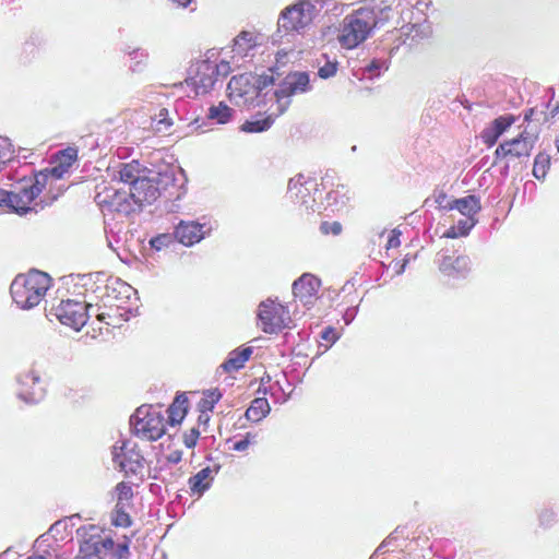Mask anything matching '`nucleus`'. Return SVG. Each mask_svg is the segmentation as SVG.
<instances>
[{"mask_svg":"<svg viewBox=\"0 0 559 559\" xmlns=\"http://www.w3.org/2000/svg\"><path fill=\"white\" fill-rule=\"evenodd\" d=\"M390 7H361L346 15L337 36L345 49L356 48L364 43L371 31L389 20Z\"/></svg>","mask_w":559,"mask_h":559,"instance_id":"nucleus-1","label":"nucleus"},{"mask_svg":"<svg viewBox=\"0 0 559 559\" xmlns=\"http://www.w3.org/2000/svg\"><path fill=\"white\" fill-rule=\"evenodd\" d=\"M274 82L273 69L261 75L243 73L233 76L227 86L229 99L237 106H265L272 95L267 87L273 86Z\"/></svg>","mask_w":559,"mask_h":559,"instance_id":"nucleus-2","label":"nucleus"},{"mask_svg":"<svg viewBox=\"0 0 559 559\" xmlns=\"http://www.w3.org/2000/svg\"><path fill=\"white\" fill-rule=\"evenodd\" d=\"M46 185V173H39L34 177H23L13 186L11 191L3 192L4 197L0 201L19 215H25L31 212L38 213V211L55 200L52 198L49 202L43 199L35 201Z\"/></svg>","mask_w":559,"mask_h":559,"instance_id":"nucleus-3","label":"nucleus"},{"mask_svg":"<svg viewBox=\"0 0 559 559\" xmlns=\"http://www.w3.org/2000/svg\"><path fill=\"white\" fill-rule=\"evenodd\" d=\"M49 286V275L35 270L17 275L11 284L10 292L21 309H31L40 302Z\"/></svg>","mask_w":559,"mask_h":559,"instance_id":"nucleus-4","label":"nucleus"},{"mask_svg":"<svg viewBox=\"0 0 559 559\" xmlns=\"http://www.w3.org/2000/svg\"><path fill=\"white\" fill-rule=\"evenodd\" d=\"M135 435L142 439L155 441L165 433V418L158 409L142 405L131 416Z\"/></svg>","mask_w":559,"mask_h":559,"instance_id":"nucleus-5","label":"nucleus"},{"mask_svg":"<svg viewBox=\"0 0 559 559\" xmlns=\"http://www.w3.org/2000/svg\"><path fill=\"white\" fill-rule=\"evenodd\" d=\"M318 0H299L287 7L282 12V19L284 20L282 26L288 32H301L312 23L318 14Z\"/></svg>","mask_w":559,"mask_h":559,"instance_id":"nucleus-6","label":"nucleus"},{"mask_svg":"<svg viewBox=\"0 0 559 559\" xmlns=\"http://www.w3.org/2000/svg\"><path fill=\"white\" fill-rule=\"evenodd\" d=\"M91 309H93V305L91 304L85 305L83 302L68 299L62 300L52 310L57 319L62 324L79 331L85 325Z\"/></svg>","mask_w":559,"mask_h":559,"instance_id":"nucleus-7","label":"nucleus"},{"mask_svg":"<svg viewBox=\"0 0 559 559\" xmlns=\"http://www.w3.org/2000/svg\"><path fill=\"white\" fill-rule=\"evenodd\" d=\"M534 139L524 130L516 138L500 143L495 151V158L496 160L527 158L534 148Z\"/></svg>","mask_w":559,"mask_h":559,"instance_id":"nucleus-8","label":"nucleus"},{"mask_svg":"<svg viewBox=\"0 0 559 559\" xmlns=\"http://www.w3.org/2000/svg\"><path fill=\"white\" fill-rule=\"evenodd\" d=\"M270 108L265 112H258L251 120L245 121L240 130L247 133H257L269 130L280 114V90L272 91L270 96Z\"/></svg>","mask_w":559,"mask_h":559,"instance_id":"nucleus-9","label":"nucleus"},{"mask_svg":"<svg viewBox=\"0 0 559 559\" xmlns=\"http://www.w3.org/2000/svg\"><path fill=\"white\" fill-rule=\"evenodd\" d=\"M95 200L98 205L126 215L136 210L129 191L122 189L105 188L96 194Z\"/></svg>","mask_w":559,"mask_h":559,"instance_id":"nucleus-10","label":"nucleus"},{"mask_svg":"<svg viewBox=\"0 0 559 559\" xmlns=\"http://www.w3.org/2000/svg\"><path fill=\"white\" fill-rule=\"evenodd\" d=\"M211 227L194 221H180L174 230V238L186 247L200 242L209 233Z\"/></svg>","mask_w":559,"mask_h":559,"instance_id":"nucleus-11","label":"nucleus"},{"mask_svg":"<svg viewBox=\"0 0 559 559\" xmlns=\"http://www.w3.org/2000/svg\"><path fill=\"white\" fill-rule=\"evenodd\" d=\"M216 82L212 61L203 60L197 64V70L187 83L195 91L197 95L207 94Z\"/></svg>","mask_w":559,"mask_h":559,"instance_id":"nucleus-12","label":"nucleus"},{"mask_svg":"<svg viewBox=\"0 0 559 559\" xmlns=\"http://www.w3.org/2000/svg\"><path fill=\"white\" fill-rule=\"evenodd\" d=\"M123 443L120 448L114 447L112 461L117 468L124 474H136L142 467L143 457Z\"/></svg>","mask_w":559,"mask_h":559,"instance_id":"nucleus-13","label":"nucleus"},{"mask_svg":"<svg viewBox=\"0 0 559 559\" xmlns=\"http://www.w3.org/2000/svg\"><path fill=\"white\" fill-rule=\"evenodd\" d=\"M150 175L151 174H146L129 188L130 199L136 207L145 203L150 204L158 197V189Z\"/></svg>","mask_w":559,"mask_h":559,"instance_id":"nucleus-14","label":"nucleus"},{"mask_svg":"<svg viewBox=\"0 0 559 559\" xmlns=\"http://www.w3.org/2000/svg\"><path fill=\"white\" fill-rule=\"evenodd\" d=\"M39 381L40 377L35 370L29 369L22 372L17 378V382L21 385L19 391L20 399L27 403H36L41 400L44 390L39 385Z\"/></svg>","mask_w":559,"mask_h":559,"instance_id":"nucleus-15","label":"nucleus"},{"mask_svg":"<svg viewBox=\"0 0 559 559\" xmlns=\"http://www.w3.org/2000/svg\"><path fill=\"white\" fill-rule=\"evenodd\" d=\"M321 282L312 274L305 273L293 284V294L302 304H311L319 292Z\"/></svg>","mask_w":559,"mask_h":559,"instance_id":"nucleus-16","label":"nucleus"},{"mask_svg":"<svg viewBox=\"0 0 559 559\" xmlns=\"http://www.w3.org/2000/svg\"><path fill=\"white\" fill-rule=\"evenodd\" d=\"M78 158V150L74 147H67L60 151L55 158L53 166L46 168L41 173L47 174V181L49 179H61L69 171L72 164Z\"/></svg>","mask_w":559,"mask_h":559,"instance_id":"nucleus-17","label":"nucleus"},{"mask_svg":"<svg viewBox=\"0 0 559 559\" xmlns=\"http://www.w3.org/2000/svg\"><path fill=\"white\" fill-rule=\"evenodd\" d=\"M515 122L513 115H503L496 118L480 132V139L487 147L493 146L498 139Z\"/></svg>","mask_w":559,"mask_h":559,"instance_id":"nucleus-18","label":"nucleus"},{"mask_svg":"<svg viewBox=\"0 0 559 559\" xmlns=\"http://www.w3.org/2000/svg\"><path fill=\"white\" fill-rule=\"evenodd\" d=\"M277 305L276 299L267 298L259 305L258 320L263 332L277 333Z\"/></svg>","mask_w":559,"mask_h":559,"instance_id":"nucleus-19","label":"nucleus"},{"mask_svg":"<svg viewBox=\"0 0 559 559\" xmlns=\"http://www.w3.org/2000/svg\"><path fill=\"white\" fill-rule=\"evenodd\" d=\"M314 181H306L302 176H298L289 180L287 186V197L293 201L299 202L305 205H309L310 190L317 188Z\"/></svg>","mask_w":559,"mask_h":559,"instance_id":"nucleus-20","label":"nucleus"},{"mask_svg":"<svg viewBox=\"0 0 559 559\" xmlns=\"http://www.w3.org/2000/svg\"><path fill=\"white\" fill-rule=\"evenodd\" d=\"M453 209H456L461 214L468 218L467 221H464V231L462 233V235H466L474 226L473 217L480 211L479 200L475 195L456 199L453 200Z\"/></svg>","mask_w":559,"mask_h":559,"instance_id":"nucleus-21","label":"nucleus"},{"mask_svg":"<svg viewBox=\"0 0 559 559\" xmlns=\"http://www.w3.org/2000/svg\"><path fill=\"white\" fill-rule=\"evenodd\" d=\"M309 75L306 72L288 73L282 81V96L304 93L309 88Z\"/></svg>","mask_w":559,"mask_h":559,"instance_id":"nucleus-22","label":"nucleus"},{"mask_svg":"<svg viewBox=\"0 0 559 559\" xmlns=\"http://www.w3.org/2000/svg\"><path fill=\"white\" fill-rule=\"evenodd\" d=\"M353 198L349 188L345 185L338 183L334 189L330 190L326 194V207H331L333 212H340L348 205Z\"/></svg>","mask_w":559,"mask_h":559,"instance_id":"nucleus-23","label":"nucleus"},{"mask_svg":"<svg viewBox=\"0 0 559 559\" xmlns=\"http://www.w3.org/2000/svg\"><path fill=\"white\" fill-rule=\"evenodd\" d=\"M118 174L120 182L128 185L130 188L139 179L146 174H152V171L142 167L139 162L132 160L131 163L123 164Z\"/></svg>","mask_w":559,"mask_h":559,"instance_id":"nucleus-24","label":"nucleus"},{"mask_svg":"<svg viewBox=\"0 0 559 559\" xmlns=\"http://www.w3.org/2000/svg\"><path fill=\"white\" fill-rule=\"evenodd\" d=\"M261 36L253 33L243 31L234 39L233 51L235 55L246 57L251 49L260 44Z\"/></svg>","mask_w":559,"mask_h":559,"instance_id":"nucleus-25","label":"nucleus"},{"mask_svg":"<svg viewBox=\"0 0 559 559\" xmlns=\"http://www.w3.org/2000/svg\"><path fill=\"white\" fill-rule=\"evenodd\" d=\"M214 479V471L211 467H204L189 479V486L193 493L201 496L207 490Z\"/></svg>","mask_w":559,"mask_h":559,"instance_id":"nucleus-26","label":"nucleus"},{"mask_svg":"<svg viewBox=\"0 0 559 559\" xmlns=\"http://www.w3.org/2000/svg\"><path fill=\"white\" fill-rule=\"evenodd\" d=\"M78 559H93L98 558L102 559L100 548H99V534H92L87 538H85L79 549Z\"/></svg>","mask_w":559,"mask_h":559,"instance_id":"nucleus-27","label":"nucleus"},{"mask_svg":"<svg viewBox=\"0 0 559 559\" xmlns=\"http://www.w3.org/2000/svg\"><path fill=\"white\" fill-rule=\"evenodd\" d=\"M252 354L251 347L242 348L241 350H233L227 360L222 364V368L226 372L237 371L243 367L245 362L250 358Z\"/></svg>","mask_w":559,"mask_h":559,"instance_id":"nucleus-28","label":"nucleus"},{"mask_svg":"<svg viewBox=\"0 0 559 559\" xmlns=\"http://www.w3.org/2000/svg\"><path fill=\"white\" fill-rule=\"evenodd\" d=\"M234 115V110L224 103L213 105L209 108L206 119L213 124H225L228 123Z\"/></svg>","mask_w":559,"mask_h":559,"instance_id":"nucleus-29","label":"nucleus"},{"mask_svg":"<svg viewBox=\"0 0 559 559\" xmlns=\"http://www.w3.org/2000/svg\"><path fill=\"white\" fill-rule=\"evenodd\" d=\"M187 399L183 395H179L175 399L174 403L168 408V420L171 426L178 425L182 421L186 416Z\"/></svg>","mask_w":559,"mask_h":559,"instance_id":"nucleus-30","label":"nucleus"},{"mask_svg":"<svg viewBox=\"0 0 559 559\" xmlns=\"http://www.w3.org/2000/svg\"><path fill=\"white\" fill-rule=\"evenodd\" d=\"M270 412V405L266 399H254L246 412V417L251 421H260Z\"/></svg>","mask_w":559,"mask_h":559,"instance_id":"nucleus-31","label":"nucleus"},{"mask_svg":"<svg viewBox=\"0 0 559 559\" xmlns=\"http://www.w3.org/2000/svg\"><path fill=\"white\" fill-rule=\"evenodd\" d=\"M439 267L441 272L450 275L452 270L457 272L466 270L468 267V259L466 257H457L453 261L451 257H444Z\"/></svg>","mask_w":559,"mask_h":559,"instance_id":"nucleus-32","label":"nucleus"},{"mask_svg":"<svg viewBox=\"0 0 559 559\" xmlns=\"http://www.w3.org/2000/svg\"><path fill=\"white\" fill-rule=\"evenodd\" d=\"M550 168V156L545 153H538L534 160L533 175L536 179H544Z\"/></svg>","mask_w":559,"mask_h":559,"instance_id":"nucleus-33","label":"nucleus"},{"mask_svg":"<svg viewBox=\"0 0 559 559\" xmlns=\"http://www.w3.org/2000/svg\"><path fill=\"white\" fill-rule=\"evenodd\" d=\"M117 507L127 508L133 497L132 487L127 483H119L116 487Z\"/></svg>","mask_w":559,"mask_h":559,"instance_id":"nucleus-34","label":"nucleus"},{"mask_svg":"<svg viewBox=\"0 0 559 559\" xmlns=\"http://www.w3.org/2000/svg\"><path fill=\"white\" fill-rule=\"evenodd\" d=\"M222 394L218 390H211L204 394V397L200 401L199 407L202 413L212 411L214 405L221 400Z\"/></svg>","mask_w":559,"mask_h":559,"instance_id":"nucleus-35","label":"nucleus"},{"mask_svg":"<svg viewBox=\"0 0 559 559\" xmlns=\"http://www.w3.org/2000/svg\"><path fill=\"white\" fill-rule=\"evenodd\" d=\"M319 229L322 235L338 236L343 231V226L340 222H336V221L335 222L323 221V222H321Z\"/></svg>","mask_w":559,"mask_h":559,"instance_id":"nucleus-36","label":"nucleus"},{"mask_svg":"<svg viewBox=\"0 0 559 559\" xmlns=\"http://www.w3.org/2000/svg\"><path fill=\"white\" fill-rule=\"evenodd\" d=\"M174 234H159L150 240V245L153 249L159 251L167 248L173 242Z\"/></svg>","mask_w":559,"mask_h":559,"instance_id":"nucleus-37","label":"nucleus"},{"mask_svg":"<svg viewBox=\"0 0 559 559\" xmlns=\"http://www.w3.org/2000/svg\"><path fill=\"white\" fill-rule=\"evenodd\" d=\"M112 523L116 526H122V527H127L131 524L130 516L126 512V508H119L116 506V514L112 520Z\"/></svg>","mask_w":559,"mask_h":559,"instance_id":"nucleus-38","label":"nucleus"},{"mask_svg":"<svg viewBox=\"0 0 559 559\" xmlns=\"http://www.w3.org/2000/svg\"><path fill=\"white\" fill-rule=\"evenodd\" d=\"M435 202L440 210H453V201L448 199V195L444 191H439L435 194Z\"/></svg>","mask_w":559,"mask_h":559,"instance_id":"nucleus-39","label":"nucleus"},{"mask_svg":"<svg viewBox=\"0 0 559 559\" xmlns=\"http://www.w3.org/2000/svg\"><path fill=\"white\" fill-rule=\"evenodd\" d=\"M99 548L102 559H104L108 554L114 552L115 542L110 537H103L99 535Z\"/></svg>","mask_w":559,"mask_h":559,"instance_id":"nucleus-40","label":"nucleus"},{"mask_svg":"<svg viewBox=\"0 0 559 559\" xmlns=\"http://www.w3.org/2000/svg\"><path fill=\"white\" fill-rule=\"evenodd\" d=\"M212 66L214 67V75L216 80L218 76H226L231 72V67L228 61L222 60L219 63L212 61Z\"/></svg>","mask_w":559,"mask_h":559,"instance_id":"nucleus-41","label":"nucleus"},{"mask_svg":"<svg viewBox=\"0 0 559 559\" xmlns=\"http://www.w3.org/2000/svg\"><path fill=\"white\" fill-rule=\"evenodd\" d=\"M337 63L336 62H326L323 67H321L318 71V74L322 79H328L333 76L336 73Z\"/></svg>","mask_w":559,"mask_h":559,"instance_id":"nucleus-42","label":"nucleus"},{"mask_svg":"<svg viewBox=\"0 0 559 559\" xmlns=\"http://www.w3.org/2000/svg\"><path fill=\"white\" fill-rule=\"evenodd\" d=\"M321 338L325 341L328 344H333L337 341L338 334L335 328L333 326H326L321 332Z\"/></svg>","mask_w":559,"mask_h":559,"instance_id":"nucleus-43","label":"nucleus"},{"mask_svg":"<svg viewBox=\"0 0 559 559\" xmlns=\"http://www.w3.org/2000/svg\"><path fill=\"white\" fill-rule=\"evenodd\" d=\"M114 556L116 559H126L129 556V545L128 543L119 544L117 547L115 546Z\"/></svg>","mask_w":559,"mask_h":559,"instance_id":"nucleus-44","label":"nucleus"},{"mask_svg":"<svg viewBox=\"0 0 559 559\" xmlns=\"http://www.w3.org/2000/svg\"><path fill=\"white\" fill-rule=\"evenodd\" d=\"M199 431L197 429H192L189 435L185 436L183 442L188 448H193L197 443Z\"/></svg>","mask_w":559,"mask_h":559,"instance_id":"nucleus-45","label":"nucleus"},{"mask_svg":"<svg viewBox=\"0 0 559 559\" xmlns=\"http://www.w3.org/2000/svg\"><path fill=\"white\" fill-rule=\"evenodd\" d=\"M167 116H168V111L167 109L163 108L159 110V114L157 116V126H164L165 129H167L171 123L170 121L167 119Z\"/></svg>","mask_w":559,"mask_h":559,"instance_id":"nucleus-46","label":"nucleus"},{"mask_svg":"<svg viewBox=\"0 0 559 559\" xmlns=\"http://www.w3.org/2000/svg\"><path fill=\"white\" fill-rule=\"evenodd\" d=\"M400 245H401L400 233H395V230H393L391 236L388 239L386 249L397 248V247H400Z\"/></svg>","mask_w":559,"mask_h":559,"instance_id":"nucleus-47","label":"nucleus"},{"mask_svg":"<svg viewBox=\"0 0 559 559\" xmlns=\"http://www.w3.org/2000/svg\"><path fill=\"white\" fill-rule=\"evenodd\" d=\"M168 462L170 463H178L181 461V452L180 451H174L167 456Z\"/></svg>","mask_w":559,"mask_h":559,"instance_id":"nucleus-48","label":"nucleus"},{"mask_svg":"<svg viewBox=\"0 0 559 559\" xmlns=\"http://www.w3.org/2000/svg\"><path fill=\"white\" fill-rule=\"evenodd\" d=\"M97 311H98V308H95L93 306V309H91L88 312V317L92 316L93 313H95L99 321H105L106 314L104 312H97Z\"/></svg>","mask_w":559,"mask_h":559,"instance_id":"nucleus-49","label":"nucleus"},{"mask_svg":"<svg viewBox=\"0 0 559 559\" xmlns=\"http://www.w3.org/2000/svg\"><path fill=\"white\" fill-rule=\"evenodd\" d=\"M243 442L246 443L247 448L254 442L255 440V435L251 433V432H247L245 438L242 439Z\"/></svg>","mask_w":559,"mask_h":559,"instance_id":"nucleus-50","label":"nucleus"},{"mask_svg":"<svg viewBox=\"0 0 559 559\" xmlns=\"http://www.w3.org/2000/svg\"><path fill=\"white\" fill-rule=\"evenodd\" d=\"M243 442L246 443L247 448L254 442L255 440V435L251 433V432H247L245 438L242 439Z\"/></svg>","mask_w":559,"mask_h":559,"instance_id":"nucleus-51","label":"nucleus"},{"mask_svg":"<svg viewBox=\"0 0 559 559\" xmlns=\"http://www.w3.org/2000/svg\"><path fill=\"white\" fill-rule=\"evenodd\" d=\"M233 449L235 451H240L241 452V451L247 450L248 448H247L246 443L243 442V440L241 439V440L235 442Z\"/></svg>","mask_w":559,"mask_h":559,"instance_id":"nucleus-52","label":"nucleus"},{"mask_svg":"<svg viewBox=\"0 0 559 559\" xmlns=\"http://www.w3.org/2000/svg\"><path fill=\"white\" fill-rule=\"evenodd\" d=\"M380 68L378 61L373 60L369 66H368V71L369 72H372L374 70H378Z\"/></svg>","mask_w":559,"mask_h":559,"instance_id":"nucleus-53","label":"nucleus"},{"mask_svg":"<svg viewBox=\"0 0 559 559\" xmlns=\"http://www.w3.org/2000/svg\"><path fill=\"white\" fill-rule=\"evenodd\" d=\"M173 2H176L178 5L186 8L189 5L191 0H171Z\"/></svg>","mask_w":559,"mask_h":559,"instance_id":"nucleus-54","label":"nucleus"},{"mask_svg":"<svg viewBox=\"0 0 559 559\" xmlns=\"http://www.w3.org/2000/svg\"><path fill=\"white\" fill-rule=\"evenodd\" d=\"M27 559H50V555H32Z\"/></svg>","mask_w":559,"mask_h":559,"instance_id":"nucleus-55","label":"nucleus"},{"mask_svg":"<svg viewBox=\"0 0 559 559\" xmlns=\"http://www.w3.org/2000/svg\"><path fill=\"white\" fill-rule=\"evenodd\" d=\"M445 236H447V237H449V238H454V237H456V231H455L454 227L450 228V229L447 231Z\"/></svg>","mask_w":559,"mask_h":559,"instance_id":"nucleus-56","label":"nucleus"},{"mask_svg":"<svg viewBox=\"0 0 559 559\" xmlns=\"http://www.w3.org/2000/svg\"><path fill=\"white\" fill-rule=\"evenodd\" d=\"M533 111H534L533 109H530V110H528V112H526V114H525L524 119H525L526 121H528V120L531 119V117H532V115H533Z\"/></svg>","mask_w":559,"mask_h":559,"instance_id":"nucleus-57","label":"nucleus"},{"mask_svg":"<svg viewBox=\"0 0 559 559\" xmlns=\"http://www.w3.org/2000/svg\"><path fill=\"white\" fill-rule=\"evenodd\" d=\"M284 314V307L282 306V316ZM284 328H290L288 324H283L282 323V329Z\"/></svg>","mask_w":559,"mask_h":559,"instance_id":"nucleus-58","label":"nucleus"},{"mask_svg":"<svg viewBox=\"0 0 559 559\" xmlns=\"http://www.w3.org/2000/svg\"><path fill=\"white\" fill-rule=\"evenodd\" d=\"M404 264L402 265L401 270L396 271L397 274H401L403 272Z\"/></svg>","mask_w":559,"mask_h":559,"instance_id":"nucleus-59","label":"nucleus"}]
</instances>
